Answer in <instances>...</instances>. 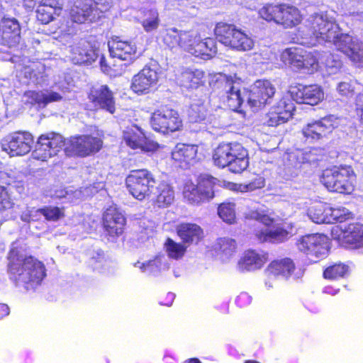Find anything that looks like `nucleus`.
Instances as JSON below:
<instances>
[{"label": "nucleus", "mask_w": 363, "mask_h": 363, "mask_svg": "<svg viewBox=\"0 0 363 363\" xmlns=\"http://www.w3.org/2000/svg\"><path fill=\"white\" fill-rule=\"evenodd\" d=\"M306 41L307 46L317 43H333L337 50L353 62H363V43L356 37L340 33V27L333 14L327 11L315 12L306 19Z\"/></svg>", "instance_id": "f257e3e1"}, {"label": "nucleus", "mask_w": 363, "mask_h": 363, "mask_svg": "<svg viewBox=\"0 0 363 363\" xmlns=\"http://www.w3.org/2000/svg\"><path fill=\"white\" fill-rule=\"evenodd\" d=\"M9 272L10 279L18 286L26 290L38 286L45 277L44 264L33 257H24L12 249L9 255Z\"/></svg>", "instance_id": "f03ea898"}, {"label": "nucleus", "mask_w": 363, "mask_h": 363, "mask_svg": "<svg viewBox=\"0 0 363 363\" xmlns=\"http://www.w3.org/2000/svg\"><path fill=\"white\" fill-rule=\"evenodd\" d=\"M247 156V150L240 143H222L215 149L213 160L218 167H228L233 173H241L249 165Z\"/></svg>", "instance_id": "7ed1b4c3"}, {"label": "nucleus", "mask_w": 363, "mask_h": 363, "mask_svg": "<svg viewBox=\"0 0 363 363\" xmlns=\"http://www.w3.org/2000/svg\"><path fill=\"white\" fill-rule=\"evenodd\" d=\"M222 184V181L208 174L202 175L197 184L188 180L182 187L183 199L190 205L200 206L213 199L216 187Z\"/></svg>", "instance_id": "20e7f679"}, {"label": "nucleus", "mask_w": 363, "mask_h": 363, "mask_svg": "<svg viewBox=\"0 0 363 363\" xmlns=\"http://www.w3.org/2000/svg\"><path fill=\"white\" fill-rule=\"evenodd\" d=\"M320 181L330 191L350 194L354 190L356 175L350 166H335L323 171Z\"/></svg>", "instance_id": "39448f33"}, {"label": "nucleus", "mask_w": 363, "mask_h": 363, "mask_svg": "<svg viewBox=\"0 0 363 363\" xmlns=\"http://www.w3.org/2000/svg\"><path fill=\"white\" fill-rule=\"evenodd\" d=\"M220 43L238 51H249L255 46L254 39L235 25L218 23L214 29Z\"/></svg>", "instance_id": "423d86ee"}, {"label": "nucleus", "mask_w": 363, "mask_h": 363, "mask_svg": "<svg viewBox=\"0 0 363 363\" xmlns=\"http://www.w3.org/2000/svg\"><path fill=\"white\" fill-rule=\"evenodd\" d=\"M125 184L135 199L143 201L150 196L155 180L150 171L141 169L132 170L125 179Z\"/></svg>", "instance_id": "0eeeda50"}, {"label": "nucleus", "mask_w": 363, "mask_h": 363, "mask_svg": "<svg viewBox=\"0 0 363 363\" xmlns=\"http://www.w3.org/2000/svg\"><path fill=\"white\" fill-rule=\"evenodd\" d=\"M65 146L66 141L60 134L55 132L42 134L38 138L32 156L33 159L46 161L57 155Z\"/></svg>", "instance_id": "6e6552de"}, {"label": "nucleus", "mask_w": 363, "mask_h": 363, "mask_svg": "<svg viewBox=\"0 0 363 363\" xmlns=\"http://www.w3.org/2000/svg\"><path fill=\"white\" fill-rule=\"evenodd\" d=\"M298 249L314 262L323 259L329 252V238L323 234H309L301 237L296 242Z\"/></svg>", "instance_id": "1a4fd4ad"}, {"label": "nucleus", "mask_w": 363, "mask_h": 363, "mask_svg": "<svg viewBox=\"0 0 363 363\" xmlns=\"http://www.w3.org/2000/svg\"><path fill=\"white\" fill-rule=\"evenodd\" d=\"M150 124L155 131L167 133L179 130L182 126V121L176 110L163 106L152 113Z\"/></svg>", "instance_id": "9d476101"}, {"label": "nucleus", "mask_w": 363, "mask_h": 363, "mask_svg": "<svg viewBox=\"0 0 363 363\" xmlns=\"http://www.w3.org/2000/svg\"><path fill=\"white\" fill-rule=\"evenodd\" d=\"M33 145V137L26 131L16 132L1 141V149L11 157L23 156L28 153Z\"/></svg>", "instance_id": "9b49d317"}, {"label": "nucleus", "mask_w": 363, "mask_h": 363, "mask_svg": "<svg viewBox=\"0 0 363 363\" xmlns=\"http://www.w3.org/2000/svg\"><path fill=\"white\" fill-rule=\"evenodd\" d=\"M332 238L352 248L363 247V225L350 223L335 225L331 230Z\"/></svg>", "instance_id": "f8f14e48"}, {"label": "nucleus", "mask_w": 363, "mask_h": 363, "mask_svg": "<svg viewBox=\"0 0 363 363\" xmlns=\"http://www.w3.org/2000/svg\"><path fill=\"white\" fill-rule=\"evenodd\" d=\"M198 40L199 34L196 31L179 30L175 28L167 29L163 35V42L169 48H182L190 54Z\"/></svg>", "instance_id": "ddd939ff"}, {"label": "nucleus", "mask_w": 363, "mask_h": 363, "mask_svg": "<svg viewBox=\"0 0 363 363\" xmlns=\"http://www.w3.org/2000/svg\"><path fill=\"white\" fill-rule=\"evenodd\" d=\"M102 146L101 139L90 135L72 137L66 142L65 152L68 156L85 157L98 152Z\"/></svg>", "instance_id": "4468645a"}, {"label": "nucleus", "mask_w": 363, "mask_h": 363, "mask_svg": "<svg viewBox=\"0 0 363 363\" xmlns=\"http://www.w3.org/2000/svg\"><path fill=\"white\" fill-rule=\"evenodd\" d=\"M275 91V87L269 81L257 80L248 94L247 104L256 111L271 102Z\"/></svg>", "instance_id": "2eb2a0df"}, {"label": "nucleus", "mask_w": 363, "mask_h": 363, "mask_svg": "<svg viewBox=\"0 0 363 363\" xmlns=\"http://www.w3.org/2000/svg\"><path fill=\"white\" fill-rule=\"evenodd\" d=\"M123 138L125 144L132 149H139L143 152H152L157 150V143L147 139L142 129L132 124L123 130Z\"/></svg>", "instance_id": "dca6fc26"}, {"label": "nucleus", "mask_w": 363, "mask_h": 363, "mask_svg": "<svg viewBox=\"0 0 363 363\" xmlns=\"http://www.w3.org/2000/svg\"><path fill=\"white\" fill-rule=\"evenodd\" d=\"M334 116L325 117L319 121L308 123L302 129V133L309 143H315L326 138L336 125Z\"/></svg>", "instance_id": "f3484780"}, {"label": "nucleus", "mask_w": 363, "mask_h": 363, "mask_svg": "<svg viewBox=\"0 0 363 363\" xmlns=\"http://www.w3.org/2000/svg\"><path fill=\"white\" fill-rule=\"evenodd\" d=\"M218 84L223 87L222 97L229 108L233 110L238 108L243 102L240 79L235 77H224Z\"/></svg>", "instance_id": "a211bd4d"}, {"label": "nucleus", "mask_w": 363, "mask_h": 363, "mask_svg": "<svg viewBox=\"0 0 363 363\" xmlns=\"http://www.w3.org/2000/svg\"><path fill=\"white\" fill-rule=\"evenodd\" d=\"M268 261V253L260 250H245L237 263L240 272H255L262 269Z\"/></svg>", "instance_id": "6ab92c4d"}, {"label": "nucleus", "mask_w": 363, "mask_h": 363, "mask_svg": "<svg viewBox=\"0 0 363 363\" xmlns=\"http://www.w3.org/2000/svg\"><path fill=\"white\" fill-rule=\"evenodd\" d=\"M158 72L154 68L145 66L135 74L131 82V89L138 94L148 93L156 86L158 82Z\"/></svg>", "instance_id": "aec40b11"}, {"label": "nucleus", "mask_w": 363, "mask_h": 363, "mask_svg": "<svg viewBox=\"0 0 363 363\" xmlns=\"http://www.w3.org/2000/svg\"><path fill=\"white\" fill-rule=\"evenodd\" d=\"M291 98L298 104L311 106L318 104L324 99V92L321 86L317 84L301 86L290 91Z\"/></svg>", "instance_id": "412c9836"}, {"label": "nucleus", "mask_w": 363, "mask_h": 363, "mask_svg": "<svg viewBox=\"0 0 363 363\" xmlns=\"http://www.w3.org/2000/svg\"><path fill=\"white\" fill-rule=\"evenodd\" d=\"M73 6L70 10V18L77 23H90L98 18L92 0H69Z\"/></svg>", "instance_id": "4be33fe9"}, {"label": "nucleus", "mask_w": 363, "mask_h": 363, "mask_svg": "<svg viewBox=\"0 0 363 363\" xmlns=\"http://www.w3.org/2000/svg\"><path fill=\"white\" fill-rule=\"evenodd\" d=\"M99 50L81 40L70 46V59L74 64H91L99 57Z\"/></svg>", "instance_id": "5701e85b"}, {"label": "nucleus", "mask_w": 363, "mask_h": 363, "mask_svg": "<svg viewBox=\"0 0 363 363\" xmlns=\"http://www.w3.org/2000/svg\"><path fill=\"white\" fill-rule=\"evenodd\" d=\"M90 101L96 108H100L113 113L115 100L113 92L106 85H99L91 88L89 94Z\"/></svg>", "instance_id": "b1692460"}, {"label": "nucleus", "mask_w": 363, "mask_h": 363, "mask_svg": "<svg viewBox=\"0 0 363 363\" xmlns=\"http://www.w3.org/2000/svg\"><path fill=\"white\" fill-rule=\"evenodd\" d=\"M295 271L296 267L293 260L290 258H284L272 261L267 267L266 273L287 280L291 277L294 279H298L302 275L301 272Z\"/></svg>", "instance_id": "393cba45"}, {"label": "nucleus", "mask_w": 363, "mask_h": 363, "mask_svg": "<svg viewBox=\"0 0 363 363\" xmlns=\"http://www.w3.org/2000/svg\"><path fill=\"white\" fill-rule=\"evenodd\" d=\"M125 218L116 208L110 207L104 214V226L107 234L112 238L121 235L124 229Z\"/></svg>", "instance_id": "a878e982"}, {"label": "nucleus", "mask_w": 363, "mask_h": 363, "mask_svg": "<svg viewBox=\"0 0 363 363\" xmlns=\"http://www.w3.org/2000/svg\"><path fill=\"white\" fill-rule=\"evenodd\" d=\"M108 48L112 57L127 61L136 58L137 48L132 42L122 40L117 37L108 43Z\"/></svg>", "instance_id": "bb28decb"}, {"label": "nucleus", "mask_w": 363, "mask_h": 363, "mask_svg": "<svg viewBox=\"0 0 363 363\" xmlns=\"http://www.w3.org/2000/svg\"><path fill=\"white\" fill-rule=\"evenodd\" d=\"M3 43L12 47L19 43L21 40V26L14 18L3 17L1 19Z\"/></svg>", "instance_id": "cd10ccee"}, {"label": "nucleus", "mask_w": 363, "mask_h": 363, "mask_svg": "<svg viewBox=\"0 0 363 363\" xmlns=\"http://www.w3.org/2000/svg\"><path fill=\"white\" fill-rule=\"evenodd\" d=\"M178 236L186 245L197 244L203 236L201 228L191 223H182L177 227Z\"/></svg>", "instance_id": "c85d7f7f"}, {"label": "nucleus", "mask_w": 363, "mask_h": 363, "mask_svg": "<svg viewBox=\"0 0 363 363\" xmlns=\"http://www.w3.org/2000/svg\"><path fill=\"white\" fill-rule=\"evenodd\" d=\"M278 10L277 24L282 25L284 28H292L301 21L300 11L295 6L278 4Z\"/></svg>", "instance_id": "c756f323"}, {"label": "nucleus", "mask_w": 363, "mask_h": 363, "mask_svg": "<svg viewBox=\"0 0 363 363\" xmlns=\"http://www.w3.org/2000/svg\"><path fill=\"white\" fill-rule=\"evenodd\" d=\"M213 250L221 262H228L237 252V242L230 238H220L213 245Z\"/></svg>", "instance_id": "7c9ffc66"}, {"label": "nucleus", "mask_w": 363, "mask_h": 363, "mask_svg": "<svg viewBox=\"0 0 363 363\" xmlns=\"http://www.w3.org/2000/svg\"><path fill=\"white\" fill-rule=\"evenodd\" d=\"M198 147L194 145H186L184 143L177 144L172 152V157L174 160L180 162L181 164L184 163V165H181L182 167H185L186 164L194 161Z\"/></svg>", "instance_id": "2f4dec72"}, {"label": "nucleus", "mask_w": 363, "mask_h": 363, "mask_svg": "<svg viewBox=\"0 0 363 363\" xmlns=\"http://www.w3.org/2000/svg\"><path fill=\"white\" fill-rule=\"evenodd\" d=\"M292 232L281 227H277L273 229H269L265 227L256 234L257 239L260 242H281L286 240Z\"/></svg>", "instance_id": "473e14b6"}, {"label": "nucleus", "mask_w": 363, "mask_h": 363, "mask_svg": "<svg viewBox=\"0 0 363 363\" xmlns=\"http://www.w3.org/2000/svg\"><path fill=\"white\" fill-rule=\"evenodd\" d=\"M28 96L40 107L43 108L50 103L60 101L62 99V96L60 94L48 89L39 91H30L28 93Z\"/></svg>", "instance_id": "72a5a7b5"}, {"label": "nucleus", "mask_w": 363, "mask_h": 363, "mask_svg": "<svg viewBox=\"0 0 363 363\" xmlns=\"http://www.w3.org/2000/svg\"><path fill=\"white\" fill-rule=\"evenodd\" d=\"M155 202L158 207L165 208L172 204L174 200L173 187L167 182H160L157 186Z\"/></svg>", "instance_id": "f704fd0d"}, {"label": "nucleus", "mask_w": 363, "mask_h": 363, "mask_svg": "<svg viewBox=\"0 0 363 363\" xmlns=\"http://www.w3.org/2000/svg\"><path fill=\"white\" fill-rule=\"evenodd\" d=\"M304 50L299 48L286 49L281 55V60L286 65H291L298 69L303 67Z\"/></svg>", "instance_id": "c9c22d12"}, {"label": "nucleus", "mask_w": 363, "mask_h": 363, "mask_svg": "<svg viewBox=\"0 0 363 363\" xmlns=\"http://www.w3.org/2000/svg\"><path fill=\"white\" fill-rule=\"evenodd\" d=\"M288 110L284 112H276L273 108L266 115L264 123L268 126H277L286 123L293 116V108L289 105Z\"/></svg>", "instance_id": "e433bc0d"}, {"label": "nucleus", "mask_w": 363, "mask_h": 363, "mask_svg": "<svg viewBox=\"0 0 363 363\" xmlns=\"http://www.w3.org/2000/svg\"><path fill=\"white\" fill-rule=\"evenodd\" d=\"M164 247L167 254V257L169 259L178 260L184 256L188 246L184 242H177L171 238H167L164 242Z\"/></svg>", "instance_id": "4c0bfd02"}, {"label": "nucleus", "mask_w": 363, "mask_h": 363, "mask_svg": "<svg viewBox=\"0 0 363 363\" xmlns=\"http://www.w3.org/2000/svg\"><path fill=\"white\" fill-rule=\"evenodd\" d=\"M159 13L157 9H151L144 11L140 23L147 33L157 30L160 25Z\"/></svg>", "instance_id": "58836bf2"}, {"label": "nucleus", "mask_w": 363, "mask_h": 363, "mask_svg": "<svg viewBox=\"0 0 363 363\" xmlns=\"http://www.w3.org/2000/svg\"><path fill=\"white\" fill-rule=\"evenodd\" d=\"M349 273V266L339 262L327 267L323 272V277L329 280H337L346 277Z\"/></svg>", "instance_id": "ea45409f"}, {"label": "nucleus", "mask_w": 363, "mask_h": 363, "mask_svg": "<svg viewBox=\"0 0 363 363\" xmlns=\"http://www.w3.org/2000/svg\"><path fill=\"white\" fill-rule=\"evenodd\" d=\"M203 74V72L199 69L195 71L186 70L182 74L181 84L188 89L196 88L201 84Z\"/></svg>", "instance_id": "a19ab883"}, {"label": "nucleus", "mask_w": 363, "mask_h": 363, "mask_svg": "<svg viewBox=\"0 0 363 363\" xmlns=\"http://www.w3.org/2000/svg\"><path fill=\"white\" fill-rule=\"evenodd\" d=\"M168 257L164 254L157 255L153 259L149 260V274L157 276L169 268Z\"/></svg>", "instance_id": "79ce46f5"}, {"label": "nucleus", "mask_w": 363, "mask_h": 363, "mask_svg": "<svg viewBox=\"0 0 363 363\" xmlns=\"http://www.w3.org/2000/svg\"><path fill=\"white\" fill-rule=\"evenodd\" d=\"M327 213H328V223H342L352 218V213L343 206L328 207L327 208Z\"/></svg>", "instance_id": "37998d69"}, {"label": "nucleus", "mask_w": 363, "mask_h": 363, "mask_svg": "<svg viewBox=\"0 0 363 363\" xmlns=\"http://www.w3.org/2000/svg\"><path fill=\"white\" fill-rule=\"evenodd\" d=\"M327 208L321 203L311 207L308 210V217L315 223H328Z\"/></svg>", "instance_id": "c03bdc74"}, {"label": "nucleus", "mask_w": 363, "mask_h": 363, "mask_svg": "<svg viewBox=\"0 0 363 363\" xmlns=\"http://www.w3.org/2000/svg\"><path fill=\"white\" fill-rule=\"evenodd\" d=\"M317 150H311L310 151L306 152L305 154L302 153L301 152H290L287 154V158L289 161H294L296 160L294 163H291V164L296 167L299 164L303 163V162H314L318 160V158L314 157L313 156L315 155V152Z\"/></svg>", "instance_id": "a18cd8bd"}, {"label": "nucleus", "mask_w": 363, "mask_h": 363, "mask_svg": "<svg viewBox=\"0 0 363 363\" xmlns=\"http://www.w3.org/2000/svg\"><path fill=\"white\" fill-rule=\"evenodd\" d=\"M219 217L225 223L232 224L235 221V204L234 203H223L218 208Z\"/></svg>", "instance_id": "49530a36"}, {"label": "nucleus", "mask_w": 363, "mask_h": 363, "mask_svg": "<svg viewBox=\"0 0 363 363\" xmlns=\"http://www.w3.org/2000/svg\"><path fill=\"white\" fill-rule=\"evenodd\" d=\"M189 118L192 123L204 122L206 120V108L203 104H193L189 110Z\"/></svg>", "instance_id": "de8ad7c7"}, {"label": "nucleus", "mask_w": 363, "mask_h": 363, "mask_svg": "<svg viewBox=\"0 0 363 363\" xmlns=\"http://www.w3.org/2000/svg\"><path fill=\"white\" fill-rule=\"evenodd\" d=\"M322 63L324 65L325 71L328 75L337 73L342 67L341 60L330 53L325 56Z\"/></svg>", "instance_id": "09e8293b"}, {"label": "nucleus", "mask_w": 363, "mask_h": 363, "mask_svg": "<svg viewBox=\"0 0 363 363\" xmlns=\"http://www.w3.org/2000/svg\"><path fill=\"white\" fill-rule=\"evenodd\" d=\"M60 14L55 12L53 9L39 4L36 10V17L42 23L47 24Z\"/></svg>", "instance_id": "8fccbe9b"}, {"label": "nucleus", "mask_w": 363, "mask_h": 363, "mask_svg": "<svg viewBox=\"0 0 363 363\" xmlns=\"http://www.w3.org/2000/svg\"><path fill=\"white\" fill-rule=\"evenodd\" d=\"M278 11V5L267 4L259 10V16L267 21H273L277 23Z\"/></svg>", "instance_id": "3c124183"}, {"label": "nucleus", "mask_w": 363, "mask_h": 363, "mask_svg": "<svg viewBox=\"0 0 363 363\" xmlns=\"http://www.w3.org/2000/svg\"><path fill=\"white\" fill-rule=\"evenodd\" d=\"M55 196L58 199H65L69 202H74L76 200L82 199L83 196L81 189L73 191L69 189L57 190Z\"/></svg>", "instance_id": "603ef678"}, {"label": "nucleus", "mask_w": 363, "mask_h": 363, "mask_svg": "<svg viewBox=\"0 0 363 363\" xmlns=\"http://www.w3.org/2000/svg\"><path fill=\"white\" fill-rule=\"evenodd\" d=\"M40 214L49 221H57L63 216L62 211L60 208L54 206L40 208Z\"/></svg>", "instance_id": "864d4df0"}, {"label": "nucleus", "mask_w": 363, "mask_h": 363, "mask_svg": "<svg viewBox=\"0 0 363 363\" xmlns=\"http://www.w3.org/2000/svg\"><path fill=\"white\" fill-rule=\"evenodd\" d=\"M14 203L6 187L0 185V211H5L13 208Z\"/></svg>", "instance_id": "5fc2aeb1"}, {"label": "nucleus", "mask_w": 363, "mask_h": 363, "mask_svg": "<svg viewBox=\"0 0 363 363\" xmlns=\"http://www.w3.org/2000/svg\"><path fill=\"white\" fill-rule=\"evenodd\" d=\"M264 186V179L263 177H257L248 184H240L238 185L237 190L241 192L252 191Z\"/></svg>", "instance_id": "6e6d98bb"}, {"label": "nucleus", "mask_w": 363, "mask_h": 363, "mask_svg": "<svg viewBox=\"0 0 363 363\" xmlns=\"http://www.w3.org/2000/svg\"><path fill=\"white\" fill-rule=\"evenodd\" d=\"M40 217V208L26 207L21 214V220L26 223L38 220Z\"/></svg>", "instance_id": "4d7b16f0"}, {"label": "nucleus", "mask_w": 363, "mask_h": 363, "mask_svg": "<svg viewBox=\"0 0 363 363\" xmlns=\"http://www.w3.org/2000/svg\"><path fill=\"white\" fill-rule=\"evenodd\" d=\"M255 60L258 63H267L272 60L274 56V53L269 49V48L264 47L260 48L259 50L254 54Z\"/></svg>", "instance_id": "13d9d810"}, {"label": "nucleus", "mask_w": 363, "mask_h": 363, "mask_svg": "<svg viewBox=\"0 0 363 363\" xmlns=\"http://www.w3.org/2000/svg\"><path fill=\"white\" fill-rule=\"evenodd\" d=\"M303 64V67L301 69H306L308 72H313L318 67V60L313 55L308 53L305 50Z\"/></svg>", "instance_id": "bf43d9fd"}, {"label": "nucleus", "mask_w": 363, "mask_h": 363, "mask_svg": "<svg viewBox=\"0 0 363 363\" xmlns=\"http://www.w3.org/2000/svg\"><path fill=\"white\" fill-rule=\"evenodd\" d=\"M354 90V83L350 81L341 82L337 86V91L342 96H348L352 94Z\"/></svg>", "instance_id": "052dcab7"}, {"label": "nucleus", "mask_w": 363, "mask_h": 363, "mask_svg": "<svg viewBox=\"0 0 363 363\" xmlns=\"http://www.w3.org/2000/svg\"><path fill=\"white\" fill-rule=\"evenodd\" d=\"M206 45L205 39L201 40L199 36V40L195 43L193 47V50L191 51V54L195 57L204 60V53L208 52Z\"/></svg>", "instance_id": "680f3d73"}, {"label": "nucleus", "mask_w": 363, "mask_h": 363, "mask_svg": "<svg viewBox=\"0 0 363 363\" xmlns=\"http://www.w3.org/2000/svg\"><path fill=\"white\" fill-rule=\"evenodd\" d=\"M205 43L206 44L207 53H204V60H209L212 58L217 52L216 43L213 38H205Z\"/></svg>", "instance_id": "e2e57ef3"}, {"label": "nucleus", "mask_w": 363, "mask_h": 363, "mask_svg": "<svg viewBox=\"0 0 363 363\" xmlns=\"http://www.w3.org/2000/svg\"><path fill=\"white\" fill-rule=\"evenodd\" d=\"M290 104L291 105L294 111L295 110V106L291 99L288 96H284L279 101L277 105L273 106L272 108H273L276 112H284L286 110H288L287 107Z\"/></svg>", "instance_id": "0e129e2a"}, {"label": "nucleus", "mask_w": 363, "mask_h": 363, "mask_svg": "<svg viewBox=\"0 0 363 363\" xmlns=\"http://www.w3.org/2000/svg\"><path fill=\"white\" fill-rule=\"evenodd\" d=\"M40 4L53 9L54 11L60 13L62 6V0H41Z\"/></svg>", "instance_id": "69168bd1"}, {"label": "nucleus", "mask_w": 363, "mask_h": 363, "mask_svg": "<svg viewBox=\"0 0 363 363\" xmlns=\"http://www.w3.org/2000/svg\"><path fill=\"white\" fill-rule=\"evenodd\" d=\"M93 7L96 11H106L113 4V0H92ZM99 14V12H97ZM99 16L98 15V17Z\"/></svg>", "instance_id": "338daca9"}, {"label": "nucleus", "mask_w": 363, "mask_h": 363, "mask_svg": "<svg viewBox=\"0 0 363 363\" xmlns=\"http://www.w3.org/2000/svg\"><path fill=\"white\" fill-rule=\"evenodd\" d=\"M356 111L360 117V121L363 125V91L359 93L356 98Z\"/></svg>", "instance_id": "774afa93"}]
</instances>
